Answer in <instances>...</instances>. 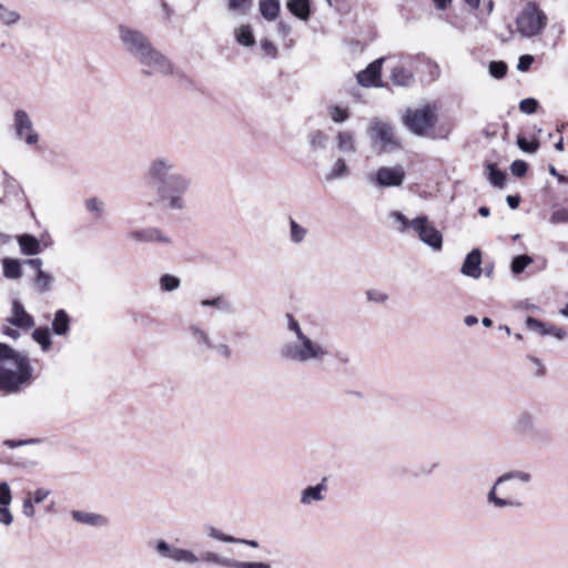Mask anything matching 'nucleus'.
Returning a JSON list of instances; mask_svg holds the SVG:
<instances>
[{
	"label": "nucleus",
	"instance_id": "1",
	"mask_svg": "<svg viewBox=\"0 0 568 568\" xmlns=\"http://www.w3.org/2000/svg\"><path fill=\"white\" fill-rule=\"evenodd\" d=\"M286 325L292 336L280 348V356L284 361L294 364H322L329 357L328 347L312 339L292 314H286Z\"/></svg>",
	"mask_w": 568,
	"mask_h": 568
},
{
	"label": "nucleus",
	"instance_id": "2",
	"mask_svg": "<svg viewBox=\"0 0 568 568\" xmlns=\"http://www.w3.org/2000/svg\"><path fill=\"white\" fill-rule=\"evenodd\" d=\"M28 357L4 343H0V390L16 393L32 378Z\"/></svg>",
	"mask_w": 568,
	"mask_h": 568
},
{
	"label": "nucleus",
	"instance_id": "3",
	"mask_svg": "<svg viewBox=\"0 0 568 568\" xmlns=\"http://www.w3.org/2000/svg\"><path fill=\"white\" fill-rule=\"evenodd\" d=\"M155 551L161 557L178 564L196 565L200 561V558L192 550L174 547L165 540L156 541ZM201 560L227 568H272L267 562L240 561L227 557H222L213 551L203 552Z\"/></svg>",
	"mask_w": 568,
	"mask_h": 568
},
{
	"label": "nucleus",
	"instance_id": "4",
	"mask_svg": "<svg viewBox=\"0 0 568 568\" xmlns=\"http://www.w3.org/2000/svg\"><path fill=\"white\" fill-rule=\"evenodd\" d=\"M191 179L183 173H172L168 182L153 189L155 203L169 211H183L186 207L185 194L191 186Z\"/></svg>",
	"mask_w": 568,
	"mask_h": 568
},
{
	"label": "nucleus",
	"instance_id": "5",
	"mask_svg": "<svg viewBox=\"0 0 568 568\" xmlns=\"http://www.w3.org/2000/svg\"><path fill=\"white\" fill-rule=\"evenodd\" d=\"M511 430L518 437L536 446H544L551 442L548 432L536 424V416L532 412L523 410L511 422Z\"/></svg>",
	"mask_w": 568,
	"mask_h": 568
},
{
	"label": "nucleus",
	"instance_id": "6",
	"mask_svg": "<svg viewBox=\"0 0 568 568\" xmlns=\"http://www.w3.org/2000/svg\"><path fill=\"white\" fill-rule=\"evenodd\" d=\"M531 479H532L531 474L528 471H525V470L516 469V470H510V471L504 473L496 479L493 487L488 491V494H487L488 503L494 505L497 508L521 507L523 501L517 496H509L507 498H501V497L497 496V489L500 486H503L509 481H514V480H517L525 485H528V484H530Z\"/></svg>",
	"mask_w": 568,
	"mask_h": 568
},
{
	"label": "nucleus",
	"instance_id": "7",
	"mask_svg": "<svg viewBox=\"0 0 568 568\" xmlns=\"http://www.w3.org/2000/svg\"><path fill=\"white\" fill-rule=\"evenodd\" d=\"M437 122L435 105L426 104L422 108L408 109L404 116L405 125L416 135L433 136L430 134Z\"/></svg>",
	"mask_w": 568,
	"mask_h": 568
},
{
	"label": "nucleus",
	"instance_id": "8",
	"mask_svg": "<svg viewBox=\"0 0 568 568\" xmlns=\"http://www.w3.org/2000/svg\"><path fill=\"white\" fill-rule=\"evenodd\" d=\"M547 16L534 2L527 3L516 18L517 31L521 37L538 36L547 24Z\"/></svg>",
	"mask_w": 568,
	"mask_h": 568
},
{
	"label": "nucleus",
	"instance_id": "9",
	"mask_svg": "<svg viewBox=\"0 0 568 568\" xmlns=\"http://www.w3.org/2000/svg\"><path fill=\"white\" fill-rule=\"evenodd\" d=\"M367 134L373 146L381 152H390L399 148L394 128L384 120L373 119L367 128Z\"/></svg>",
	"mask_w": 568,
	"mask_h": 568
},
{
	"label": "nucleus",
	"instance_id": "10",
	"mask_svg": "<svg viewBox=\"0 0 568 568\" xmlns=\"http://www.w3.org/2000/svg\"><path fill=\"white\" fill-rule=\"evenodd\" d=\"M145 75L166 77L173 74V63L156 48L151 45L138 60Z\"/></svg>",
	"mask_w": 568,
	"mask_h": 568
},
{
	"label": "nucleus",
	"instance_id": "11",
	"mask_svg": "<svg viewBox=\"0 0 568 568\" xmlns=\"http://www.w3.org/2000/svg\"><path fill=\"white\" fill-rule=\"evenodd\" d=\"M175 169V161L165 155H159L152 159L145 171V179L152 189L161 183L168 182Z\"/></svg>",
	"mask_w": 568,
	"mask_h": 568
},
{
	"label": "nucleus",
	"instance_id": "12",
	"mask_svg": "<svg viewBox=\"0 0 568 568\" xmlns=\"http://www.w3.org/2000/svg\"><path fill=\"white\" fill-rule=\"evenodd\" d=\"M412 231L418 239L434 251L443 247L442 233L429 222L425 215L413 219Z\"/></svg>",
	"mask_w": 568,
	"mask_h": 568
},
{
	"label": "nucleus",
	"instance_id": "13",
	"mask_svg": "<svg viewBox=\"0 0 568 568\" xmlns=\"http://www.w3.org/2000/svg\"><path fill=\"white\" fill-rule=\"evenodd\" d=\"M119 33L124 49L135 60H138L152 45L149 39L141 31L120 27Z\"/></svg>",
	"mask_w": 568,
	"mask_h": 568
},
{
	"label": "nucleus",
	"instance_id": "14",
	"mask_svg": "<svg viewBox=\"0 0 568 568\" xmlns=\"http://www.w3.org/2000/svg\"><path fill=\"white\" fill-rule=\"evenodd\" d=\"M13 129L17 139L23 141L27 145H36L39 142V134L36 131L32 119L27 111H14Z\"/></svg>",
	"mask_w": 568,
	"mask_h": 568
},
{
	"label": "nucleus",
	"instance_id": "15",
	"mask_svg": "<svg viewBox=\"0 0 568 568\" xmlns=\"http://www.w3.org/2000/svg\"><path fill=\"white\" fill-rule=\"evenodd\" d=\"M405 179V171L402 166H382L374 175L368 176V181L381 187L400 186Z\"/></svg>",
	"mask_w": 568,
	"mask_h": 568
},
{
	"label": "nucleus",
	"instance_id": "16",
	"mask_svg": "<svg viewBox=\"0 0 568 568\" xmlns=\"http://www.w3.org/2000/svg\"><path fill=\"white\" fill-rule=\"evenodd\" d=\"M384 58L377 59L368 64L365 70L357 73V81L363 87H378L381 80L382 64Z\"/></svg>",
	"mask_w": 568,
	"mask_h": 568
},
{
	"label": "nucleus",
	"instance_id": "17",
	"mask_svg": "<svg viewBox=\"0 0 568 568\" xmlns=\"http://www.w3.org/2000/svg\"><path fill=\"white\" fill-rule=\"evenodd\" d=\"M326 478L315 486H307L301 491L300 503L303 506H311L316 503H321L325 499L327 493Z\"/></svg>",
	"mask_w": 568,
	"mask_h": 568
},
{
	"label": "nucleus",
	"instance_id": "18",
	"mask_svg": "<svg viewBox=\"0 0 568 568\" xmlns=\"http://www.w3.org/2000/svg\"><path fill=\"white\" fill-rule=\"evenodd\" d=\"M128 237L135 242L170 244L171 240L156 227L132 231Z\"/></svg>",
	"mask_w": 568,
	"mask_h": 568
},
{
	"label": "nucleus",
	"instance_id": "19",
	"mask_svg": "<svg viewBox=\"0 0 568 568\" xmlns=\"http://www.w3.org/2000/svg\"><path fill=\"white\" fill-rule=\"evenodd\" d=\"M8 322L18 328L30 329L34 326L33 317L24 310L23 305L19 301H13L12 312Z\"/></svg>",
	"mask_w": 568,
	"mask_h": 568
},
{
	"label": "nucleus",
	"instance_id": "20",
	"mask_svg": "<svg viewBox=\"0 0 568 568\" xmlns=\"http://www.w3.org/2000/svg\"><path fill=\"white\" fill-rule=\"evenodd\" d=\"M481 252L478 248H474L470 253L467 254L460 272L465 276L471 277V278H479L481 275Z\"/></svg>",
	"mask_w": 568,
	"mask_h": 568
},
{
	"label": "nucleus",
	"instance_id": "21",
	"mask_svg": "<svg viewBox=\"0 0 568 568\" xmlns=\"http://www.w3.org/2000/svg\"><path fill=\"white\" fill-rule=\"evenodd\" d=\"M390 80L395 85L409 87L414 83L413 72L405 67L403 60H398L390 70Z\"/></svg>",
	"mask_w": 568,
	"mask_h": 568
},
{
	"label": "nucleus",
	"instance_id": "22",
	"mask_svg": "<svg viewBox=\"0 0 568 568\" xmlns=\"http://www.w3.org/2000/svg\"><path fill=\"white\" fill-rule=\"evenodd\" d=\"M335 143L341 153L354 154L357 152L355 133L349 130L338 131L335 136Z\"/></svg>",
	"mask_w": 568,
	"mask_h": 568
},
{
	"label": "nucleus",
	"instance_id": "23",
	"mask_svg": "<svg viewBox=\"0 0 568 568\" xmlns=\"http://www.w3.org/2000/svg\"><path fill=\"white\" fill-rule=\"evenodd\" d=\"M206 534L210 538L229 544H243L252 548H257L258 542L252 539H242L235 538L233 536L226 535L214 526H206Z\"/></svg>",
	"mask_w": 568,
	"mask_h": 568
},
{
	"label": "nucleus",
	"instance_id": "24",
	"mask_svg": "<svg viewBox=\"0 0 568 568\" xmlns=\"http://www.w3.org/2000/svg\"><path fill=\"white\" fill-rule=\"evenodd\" d=\"M71 516L77 523L92 527H103L106 526L109 523L106 517H104L103 515L90 511L73 510Z\"/></svg>",
	"mask_w": 568,
	"mask_h": 568
},
{
	"label": "nucleus",
	"instance_id": "25",
	"mask_svg": "<svg viewBox=\"0 0 568 568\" xmlns=\"http://www.w3.org/2000/svg\"><path fill=\"white\" fill-rule=\"evenodd\" d=\"M189 332L192 337V341L201 352L213 349V342L210 337V334L204 328L193 324L190 325Z\"/></svg>",
	"mask_w": 568,
	"mask_h": 568
},
{
	"label": "nucleus",
	"instance_id": "26",
	"mask_svg": "<svg viewBox=\"0 0 568 568\" xmlns=\"http://www.w3.org/2000/svg\"><path fill=\"white\" fill-rule=\"evenodd\" d=\"M52 332L58 336H65L70 332V316L64 310H58L52 321Z\"/></svg>",
	"mask_w": 568,
	"mask_h": 568
},
{
	"label": "nucleus",
	"instance_id": "27",
	"mask_svg": "<svg viewBox=\"0 0 568 568\" xmlns=\"http://www.w3.org/2000/svg\"><path fill=\"white\" fill-rule=\"evenodd\" d=\"M349 174V168L343 158L335 160L329 171L325 174V181L332 182L341 179H345Z\"/></svg>",
	"mask_w": 568,
	"mask_h": 568
},
{
	"label": "nucleus",
	"instance_id": "28",
	"mask_svg": "<svg viewBox=\"0 0 568 568\" xmlns=\"http://www.w3.org/2000/svg\"><path fill=\"white\" fill-rule=\"evenodd\" d=\"M201 305L203 307H214L215 310L222 313H233L234 306L230 302V300L224 295H219L214 298H206L201 301Z\"/></svg>",
	"mask_w": 568,
	"mask_h": 568
},
{
	"label": "nucleus",
	"instance_id": "29",
	"mask_svg": "<svg viewBox=\"0 0 568 568\" xmlns=\"http://www.w3.org/2000/svg\"><path fill=\"white\" fill-rule=\"evenodd\" d=\"M18 243L24 255H36L40 253V242L30 234L19 235Z\"/></svg>",
	"mask_w": 568,
	"mask_h": 568
},
{
	"label": "nucleus",
	"instance_id": "30",
	"mask_svg": "<svg viewBox=\"0 0 568 568\" xmlns=\"http://www.w3.org/2000/svg\"><path fill=\"white\" fill-rule=\"evenodd\" d=\"M54 277L52 274L42 271L36 274L32 280V287L40 294L47 293L51 290Z\"/></svg>",
	"mask_w": 568,
	"mask_h": 568
},
{
	"label": "nucleus",
	"instance_id": "31",
	"mask_svg": "<svg viewBox=\"0 0 568 568\" xmlns=\"http://www.w3.org/2000/svg\"><path fill=\"white\" fill-rule=\"evenodd\" d=\"M2 268L4 277L9 280H19L22 276L21 262L16 258H3Z\"/></svg>",
	"mask_w": 568,
	"mask_h": 568
},
{
	"label": "nucleus",
	"instance_id": "32",
	"mask_svg": "<svg viewBox=\"0 0 568 568\" xmlns=\"http://www.w3.org/2000/svg\"><path fill=\"white\" fill-rule=\"evenodd\" d=\"M260 12L266 20H275L280 12V0H260Z\"/></svg>",
	"mask_w": 568,
	"mask_h": 568
},
{
	"label": "nucleus",
	"instance_id": "33",
	"mask_svg": "<svg viewBox=\"0 0 568 568\" xmlns=\"http://www.w3.org/2000/svg\"><path fill=\"white\" fill-rule=\"evenodd\" d=\"M235 40L239 44L244 47H252L255 43L252 28L247 24H243L234 31Z\"/></svg>",
	"mask_w": 568,
	"mask_h": 568
},
{
	"label": "nucleus",
	"instance_id": "34",
	"mask_svg": "<svg viewBox=\"0 0 568 568\" xmlns=\"http://www.w3.org/2000/svg\"><path fill=\"white\" fill-rule=\"evenodd\" d=\"M288 10L300 18L301 20H307L310 16V3L308 0H290L287 2Z\"/></svg>",
	"mask_w": 568,
	"mask_h": 568
},
{
	"label": "nucleus",
	"instance_id": "35",
	"mask_svg": "<svg viewBox=\"0 0 568 568\" xmlns=\"http://www.w3.org/2000/svg\"><path fill=\"white\" fill-rule=\"evenodd\" d=\"M308 230L297 223L294 219H290V241L293 244H301L305 241Z\"/></svg>",
	"mask_w": 568,
	"mask_h": 568
},
{
	"label": "nucleus",
	"instance_id": "36",
	"mask_svg": "<svg viewBox=\"0 0 568 568\" xmlns=\"http://www.w3.org/2000/svg\"><path fill=\"white\" fill-rule=\"evenodd\" d=\"M20 13L10 9L0 2V23L4 26H13L20 21Z\"/></svg>",
	"mask_w": 568,
	"mask_h": 568
},
{
	"label": "nucleus",
	"instance_id": "37",
	"mask_svg": "<svg viewBox=\"0 0 568 568\" xmlns=\"http://www.w3.org/2000/svg\"><path fill=\"white\" fill-rule=\"evenodd\" d=\"M33 339L40 344L43 352H47L51 347V336L49 328L47 327H39L36 328L32 333Z\"/></svg>",
	"mask_w": 568,
	"mask_h": 568
},
{
	"label": "nucleus",
	"instance_id": "38",
	"mask_svg": "<svg viewBox=\"0 0 568 568\" xmlns=\"http://www.w3.org/2000/svg\"><path fill=\"white\" fill-rule=\"evenodd\" d=\"M308 142L314 151L324 150L327 144V135L321 130L310 132Z\"/></svg>",
	"mask_w": 568,
	"mask_h": 568
},
{
	"label": "nucleus",
	"instance_id": "39",
	"mask_svg": "<svg viewBox=\"0 0 568 568\" xmlns=\"http://www.w3.org/2000/svg\"><path fill=\"white\" fill-rule=\"evenodd\" d=\"M327 114L333 122L343 123L349 118V110L348 108L332 104L327 106Z\"/></svg>",
	"mask_w": 568,
	"mask_h": 568
},
{
	"label": "nucleus",
	"instance_id": "40",
	"mask_svg": "<svg viewBox=\"0 0 568 568\" xmlns=\"http://www.w3.org/2000/svg\"><path fill=\"white\" fill-rule=\"evenodd\" d=\"M389 217L398 224L397 231L400 233H406L412 230L413 220H408L402 212L392 211L389 213Z\"/></svg>",
	"mask_w": 568,
	"mask_h": 568
},
{
	"label": "nucleus",
	"instance_id": "41",
	"mask_svg": "<svg viewBox=\"0 0 568 568\" xmlns=\"http://www.w3.org/2000/svg\"><path fill=\"white\" fill-rule=\"evenodd\" d=\"M159 284L163 292H173L180 287L181 281L174 275L164 274L160 277Z\"/></svg>",
	"mask_w": 568,
	"mask_h": 568
},
{
	"label": "nucleus",
	"instance_id": "42",
	"mask_svg": "<svg viewBox=\"0 0 568 568\" xmlns=\"http://www.w3.org/2000/svg\"><path fill=\"white\" fill-rule=\"evenodd\" d=\"M488 179L489 182L497 187H503L505 181H506V173L498 170L495 164H488Z\"/></svg>",
	"mask_w": 568,
	"mask_h": 568
},
{
	"label": "nucleus",
	"instance_id": "43",
	"mask_svg": "<svg viewBox=\"0 0 568 568\" xmlns=\"http://www.w3.org/2000/svg\"><path fill=\"white\" fill-rule=\"evenodd\" d=\"M532 263V258L528 255H518L514 257L511 261V272L515 275H518L524 272V270Z\"/></svg>",
	"mask_w": 568,
	"mask_h": 568
},
{
	"label": "nucleus",
	"instance_id": "44",
	"mask_svg": "<svg viewBox=\"0 0 568 568\" xmlns=\"http://www.w3.org/2000/svg\"><path fill=\"white\" fill-rule=\"evenodd\" d=\"M252 6V0H227V9L237 14H245Z\"/></svg>",
	"mask_w": 568,
	"mask_h": 568
},
{
	"label": "nucleus",
	"instance_id": "45",
	"mask_svg": "<svg viewBox=\"0 0 568 568\" xmlns=\"http://www.w3.org/2000/svg\"><path fill=\"white\" fill-rule=\"evenodd\" d=\"M507 72V64L503 61H493L489 64V73L496 79H501Z\"/></svg>",
	"mask_w": 568,
	"mask_h": 568
},
{
	"label": "nucleus",
	"instance_id": "46",
	"mask_svg": "<svg viewBox=\"0 0 568 568\" xmlns=\"http://www.w3.org/2000/svg\"><path fill=\"white\" fill-rule=\"evenodd\" d=\"M366 297L369 302L377 304H383L388 300V295L385 292L375 288L368 290L366 292Z\"/></svg>",
	"mask_w": 568,
	"mask_h": 568
},
{
	"label": "nucleus",
	"instance_id": "47",
	"mask_svg": "<svg viewBox=\"0 0 568 568\" xmlns=\"http://www.w3.org/2000/svg\"><path fill=\"white\" fill-rule=\"evenodd\" d=\"M12 501V494L7 481L0 483V506H9Z\"/></svg>",
	"mask_w": 568,
	"mask_h": 568
},
{
	"label": "nucleus",
	"instance_id": "48",
	"mask_svg": "<svg viewBox=\"0 0 568 568\" xmlns=\"http://www.w3.org/2000/svg\"><path fill=\"white\" fill-rule=\"evenodd\" d=\"M538 102L532 98L524 99L519 102V110L523 113L532 114L536 112Z\"/></svg>",
	"mask_w": 568,
	"mask_h": 568
},
{
	"label": "nucleus",
	"instance_id": "49",
	"mask_svg": "<svg viewBox=\"0 0 568 568\" xmlns=\"http://www.w3.org/2000/svg\"><path fill=\"white\" fill-rule=\"evenodd\" d=\"M541 335H551L555 336L558 339H564L567 336V333L561 327L555 326V325H545V328L541 333Z\"/></svg>",
	"mask_w": 568,
	"mask_h": 568
},
{
	"label": "nucleus",
	"instance_id": "50",
	"mask_svg": "<svg viewBox=\"0 0 568 568\" xmlns=\"http://www.w3.org/2000/svg\"><path fill=\"white\" fill-rule=\"evenodd\" d=\"M261 48L265 55L270 57L271 59H275L277 57V48L275 44L270 40H262L261 41Z\"/></svg>",
	"mask_w": 568,
	"mask_h": 568
},
{
	"label": "nucleus",
	"instance_id": "51",
	"mask_svg": "<svg viewBox=\"0 0 568 568\" xmlns=\"http://www.w3.org/2000/svg\"><path fill=\"white\" fill-rule=\"evenodd\" d=\"M550 222L554 224L568 222V210L558 209L551 213Z\"/></svg>",
	"mask_w": 568,
	"mask_h": 568
},
{
	"label": "nucleus",
	"instance_id": "52",
	"mask_svg": "<svg viewBox=\"0 0 568 568\" xmlns=\"http://www.w3.org/2000/svg\"><path fill=\"white\" fill-rule=\"evenodd\" d=\"M527 163L523 160H516L511 163L510 170L515 176H523L527 172Z\"/></svg>",
	"mask_w": 568,
	"mask_h": 568
},
{
	"label": "nucleus",
	"instance_id": "53",
	"mask_svg": "<svg viewBox=\"0 0 568 568\" xmlns=\"http://www.w3.org/2000/svg\"><path fill=\"white\" fill-rule=\"evenodd\" d=\"M85 207L90 212H94L100 215L103 211V203L97 197H91L85 201Z\"/></svg>",
	"mask_w": 568,
	"mask_h": 568
},
{
	"label": "nucleus",
	"instance_id": "54",
	"mask_svg": "<svg viewBox=\"0 0 568 568\" xmlns=\"http://www.w3.org/2000/svg\"><path fill=\"white\" fill-rule=\"evenodd\" d=\"M527 359L531 364V372L536 376H542L545 373V366H544L542 362L535 356H528Z\"/></svg>",
	"mask_w": 568,
	"mask_h": 568
},
{
	"label": "nucleus",
	"instance_id": "55",
	"mask_svg": "<svg viewBox=\"0 0 568 568\" xmlns=\"http://www.w3.org/2000/svg\"><path fill=\"white\" fill-rule=\"evenodd\" d=\"M517 144L524 152L534 153L538 149L537 142H529L523 136H518Z\"/></svg>",
	"mask_w": 568,
	"mask_h": 568
},
{
	"label": "nucleus",
	"instance_id": "56",
	"mask_svg": "<svg viewBox=\"0 0 568 568\" xmlns=\"http://www.w3.org/2000/svg\"><path fill=\"white\" fill-rule=\"evenodd\" d=\"M212 351H215V353L219 356L224 357V358H230L232 356L231 347L227 344H224V343H220V344H216V345L213 343V349Z\"/></svg>",
	"mask_w": 568,
	"mask_h": 568
},
{
	"label": "nucleus",
	"instance_id": "57",
	"mask_svg": "<svg viewBox=\"0 0 568 568\" xmlns=\"http://www.w3.org/2000/svg\"><path fill=\"white\" fill-rule=\"evenodd\" d=\"M13 521V516L9 509V506H0V524L10 526Z\"/></svg>",
	"mask_w": 568,
	"mask_h": 568
},
{
	"label": "nucleus",
	"instance_id": "58",
	"mask_svg": "<svg viewBox=\"0 0 568 568\" xmlns=\"http://www.w3.org/2000/svg\"><path fill=\"white\" fill-rule=\"evenodd\" d=\"M37 443H40V439H38V438H30V439H26V440L7 439L4 442V445L8 446L9 448H17V447H20L23 445H30V444H37Z\"/></svg>",
	"mask_w": 568,
	"mask_h": 568
},
{
	"label": "nucleus",
	"instance_id": "59",
	"mask_svg": "<svg viewBox=\"0 0 568 568\" xmlns=\"http://www.w3.org/2000/svg\"><path fill=\"white\" fill-rule=\"evenodd\" d=\"M534 62V57L529 54L521 55L518 60L517 69L521 72L527 71Z\"/></svg>",
	"mask_w": 568,
	"mask_h": 568
},
{
	"label": "nucleus",
	"instance_id": "60",
	"mask_svg": "<svg viewBox=\"0 0 568 568\" xmlns=\"http://www.w3.org/2000/svg\"><path fill=\"white\" fill-rule=\"evenodd\" d=\"M526 325L529 329L531 331H536L538 332L540 335L545 328V325L544 323H541L540 321H538L537 318H534V317H527L526 320Z\"/></svg>",
	"mask_w": 568,
	"mask_h": 568
},
{
	"label": "nucleus",
	"instance_id": "61",
	"mask_svg": "<svg viewBox=\"0 0 568 568\" xmlns=\"http://www.w3.org/2000/svg\"><path fill=\"white\" fill-rule=\"evenodd\" d=\"M22 511L29 518L34 516L36 510H34L33 501L31 499H24L23 505H22Z\"/></svg>",
	"mask_w": 568,
	"mask_h": 568
},
{
	"label": "nucleus",
	"instance_id": "62",
	"mask_svg": "<svg viewBox=\"0 0 568 568\" xmlns=\"http://www.w3.org/2000/svg\"><path fill=\"white\" fill-rule=\"evenodd\" d=\"M50 495V491L43 488H39L33 494V501L36 504L42 503L48 496Z\"/></svg>",
	"mask_w": 568,
	"mask_h": 568
},
{
	"label": "nucleus",
	"instance_id": "63",
	"mask_svg": "<svg viewBox=\"0 0 568 568\" xmlns=\"http://www.w3.org/2000/svg\"><path fill=\"white\" fill-rule=\"evenodd\" d=\"M24 264H27V265L31 266L32 268H34L36 274L43 271L42 270L43 261L41 258H39V257L27 260L24 262Z\"/></svg>",
	"mask_w": 568,
	"mask_h": 568
},
{
	"label": "nucleus",
	"instance_id": "64",
	"mask_svg": "<svg viewBox=\"0 0 568 568\" xmlns=\"http://www.w3.org/2000/svg\"><path fill=\"white\" fill-rule=\"evenodd\" d=\"M2 333H3L4 335H7V336H9V337L13 338V339H17V338L20 336V334H19V332H18L17 329L11 328L10 326H7V325H4V326L2 327Z\"/></svg>",
	"mask_w": 568,
	"mask_h": 568
}]
</instances>
